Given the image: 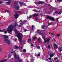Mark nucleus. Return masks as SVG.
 Returning a JSON list of instances; mask_svg holds the SVG:
<instances>
[{
  "instance_id": "obj_61",
  "label": "nucleus",
  "mask_w": 62,
  "mask_h": 62,
  "mask_svg": "<svg viewBox=\"0 0 62 62\" xmlns=\"http://www.w3.org/2000/svg\"><path fill=\"white\" fill-rule=\"evenodd\" d=\"M22 21V20H20L19 21V22H21V21Z\"/></svg>"
},
{
  "instance_id": "obj_18",
  "label": "nucleus",
  "mask_w": 62,
  "mask_h": 62,
  "mask_svg": "<svg viewBox=\"0 0 62 62\" xmlns=\"http://www.w3.org/2000/svg\"><path fill=\"white\" fill-rule=\"evenodd\" d=\"M59 18H60V17H58V18H56V20L57 22H58V19H59Z\"/></svg>"
},
{
  "instance_id": "obj_32",
  "label": "nucleus",
  "mask_w": 62,
  "mask_h": 62,
  "mask_svg": "<svg viewBox=\"0 0 62 62\" xmlns=\"http://www.w3.org/2000/svg\"><path fill=\"white\" fill-rule=\"evenodd\" d=\"M11 3V2L10 1H8L7 2V3L8 4H10Z\"/></svg>"
},
{
  "instance_id": "obj_19",
  "label": "nucleus",
  "mask_w": 62,
  "mask_h": 62,
  "mask_svg": "<svg viewBox=\"0 0 62 62\" xmlns=\"http://www.w3.org/2000/svg\"><path fill=\"white\" fill-rule=\"evenodd\" d=\"M45 26L44 25H43L42 26V27L43 29H44V28H45Z\"/></svg>"
},
{
  "instance_id": "obj_58",
  "label": "nucleus",
  "mask_w": 62,
  "mask_h": 62,
  "mask_svg": "<svg viewBox=\"0 0 62 62\" xmlns=\"http://www.w3.org/2000/svg\"><path fill=\"white\" fill-rule=\"evenodd\" d=\"M39 40H40V39H38V41H39Z\"/></svg>"
},
{
  "instance_id": "obj_45",
  "label": "nucleus",
  "mask_w": 62,
  "mask_h": 62,
  "mask_svg": "<svg viewBox=\"0 0 62 62\" xmlns=\"http://www.w3.org/2000/svg\"><path fill=\"white\" fill-rule=\"evenodd\" d=\"M3 31V30H0V32H2V31Z\"/></svg>"
},
{
  "instance_id": "obj_15",
  "label": "nucleus",
  "mask_w": 62,
  "mask_h": 62,
  "mask_svg": "<svg viewBox=\"0 0 62 62\" xmlns=\"http://www.w3.org/2000/svg\"><path fill=\"white\" fill-rule=\"evenodd\" d=\"M5 11L6 12H7L8 13H9H9L10 12V11H9V10H5Z\"/></svg>"
},
{
  "instance_id": "obj_29",
  "label": "nucleus",
  "mask_w": 62,
  "mask_h": 62,
  "mask_svg": "<svg viewBox=\"0 0 62 62\" xmlns=\"http://www.w3.org/2000/svg\"><path fill=\"white\" fill-rule=\"evenodd\" d=\"M31 62H33V59H31Z\"/></svg>"
},
{
  "instance_id": "obj_64",
  "label": "nucleus",
  "mask_w": 62,
  "mask_h": 62,
  "mask_svg": "<svg viewBox=\"0 0 62 62\" xmlns=\"http://www.w3.org/2000/svg\"><path fill=\"white\" fill-rule=\"evenodd\" d=\"M56 62H60L58 61H56Z\"/></svg>"
},
{
  "instance_id": "obj_33",
  "label": "nucleus",
  "mask_w": 62,
  "mask_h": 62,
  "mask_svg": "<svg viewBox=\"0 0 62 62\" xmlns=\"http://www.w3.org/2000/svg\"><path fill=\"white\" fill-rule=\"evenodd\" d=\"M57 59V57H55V58L54 59V60H56V59Z\"/></svg>"
},
{
  "instance_id": "obj_60",
  "label": "nucleus",
  "mask_w": 62,
  "mask_h": 62,
  "mask_svg": "<svg viewBox=\"0 0 62 62\" xmlns=\"http://www.w3.org/2000/svg\"><path fill=\"white\" fill-rule=\"evenodd\" d=\"M15 47H18V46H16V45H15Z\"/></svg>"
},
{
  "instance_id": "obj_52",
  "label": "nucleus",
  "mask_w": 62,
  "mask_h": 62,
  "mask_svg": "<svg viewBox=\"0 0 62 62\" xmlns=\"http://www.w3.org/2000/svg\"><path fill=\"white\" fill-rule=\"evenodd\" d=\"M12 0H6V1H12Z\"/></svg>"
},
{
  "instance_id": "obj_59",
  "label": "nucleus",
  "mask_w": 62,
  "mask_h": 62,
  "mask_svg": "<svg viewBox=\"0 0 62 62\" xmlns=\"http://www.w3.org/2000/svg\"><path fill=\"white\" fill-rule=\"evenodd\" d=\"M35 19L36 20H38V19L37 18H35Z\"/></svg>"
},
{
  "instance_id": "obj_40",
  "label": "nucleus",
  "mask_w": 62,
  "mask_h": 62,
  "mask_svg": "<svg viewBox=\"0 0 62 62\" xmlns=\"http://www.w3.org/2000/svg\"><path fill=\"white\" fill-rule=\"evenodd\" d=\"M19 27H22V25H19L18 26Z\"/></svg>"
},
{
  "instance_id": "obj_53",
  "label": "nucleus",
  "mask_w": 62,
  "mask_h": 62,
  "mask_svg": "<svg viewBox=\"0 0 62 62\" xmlns=\"http://www.w3.org/2000/svg\"><path fill=\"white\" fill-rule=\"evenodd\" d=\"M31 46H33V44H31Z\"/></svg>"
},
{
  "instance_id": "obj_23",
  "label": "nucleus",
  "mask_w": 62,
  "mask_h": 62,
  "mask_svg": "<svg viewBox=\"0 0 62 62\" xmlns=\"http://www.w3.org/2000/svg\"><path fill=\"white\" fill-rule=\"evenodd\" d=\"M23 51L24 52H26V50L24 49H23Z\"/></svg>"
},
{
  "instance_id": "obj_47",
  "label": "nucleus",
  "mask_w": 62,
  "mask_h": 62,
  "mask_svg": "<svg viewBox=\"0 0 62 62\" xmlns=\"http://www.w3.org/2000/svg\"><path fill=\"white\" fill-rule=\"evenodd\" d=\"M37 47L39 49H40V47Z\"/></svg>"
},
{
  "instance_id": "obj_7",
  "label": "nucleus",
  "mask_w": 62,
  "mask_h": 62,
  "mask_svg": "<svg viewBox=\"0 0 62 62\" xmlns=\"http://www.w3.org/2000/svg\"><path fill=\"white\" fill-rule=\"evenodd\" d=\"M11 53L12 54V53H14V57L16 58H19V57H16V53H15V52L13 51H11Z\"/></svg>"
},
{
  "instance_id": "obj_25",
  "label": "nucleus",
  "mask_w": 62,
  "mask_h": 62,
  "mask_svg": "<svg viewBox=\"0 0 62 62\" xmlns=\"http://www.w3.org/2000/svg\"><path fill=\"white\" fill-rule=\"evenodd\" d=\"M4 33H6H6H7V31L6 30H4Z\"/></svg>"
},
{
  "instance_id": "obj_12",
  "label": "nucleus",
  "mask_w": 62,
  "mask_h": 62,
  "mask_svg": "<svg viewBox=\"0 0 62 62\" xmlns=\"http://www.w3.org/2000/svg\"><path fill=\"white\" fill-rule=\"evenodd\" d=\"M59 51L60 52H61L62 51V47H60L59 48Z\"/></svg>"
},
{
  "instance_id": "obj_50",
  "label": "nucleus",
  "mask_w": 62,
  "mask_h": 62,
  "mask_svg": "<svg viewBox=\"0 0 62 62\" xmlns=\"http://www.w3.org/2000/svg\"><path fill=\"white\" fill-rule=\"evenodd\" d=\"M58 12H57L56 11H55V13H57Z\"/></svg>"
},
{
  "instance_id": "obj_63",
  "label": "nucleus",
  "mask_w": 62,
  "mask_h": 62,
  "mask_svg": "<svg viewBox=\"0 0 62 62\" xmlns=\"http://www.w3.org/2000/svg\"><path fill=\"white\" fill-rule=\"evenodd\" d=\"M26 20H25L24 21V22H26Z\"/></svg>"
},
{
  "instance_id": "obj_5",
  "label": "nucleus",
  "mask_w": 62,
  "mask_h": 62,
  "mask_svg": "<svg viewBox=\"0 0 62 62\" xmlns=\"http://www.w3.org/2000/svg\"><path fill=\"white\" fill-rule=\"evenodd\" d=\"M4 41L7 44H9L10 43V42L9 41L8 39H4Z\"/></svg>"
},
{
  "instance_id": "obj_28",
  "label": "nucleus",
  "mask_w": 62,
  "mask_h": 62,
  "mask_svg": "<svg viewBox=\"0 0 62 62\" xmlns=\"http://www.w3.org/2000/svg\"><path fill=\"white\" fill-rule=\"evenodd\" d=\"M33 11H35V12H37L38 10H33Z\"/></svg>"
},
{
  "instance_id": "obj_31",
  "label": "nucleus",
  "mask_w": 62,
  "mask_h": 62,
  "mask_svg": "<svg viewBox=\"0 0 62 62\" xmlns=\"http://www.w3.org/2000/svg\"><path fill=\"white\" fill-rule=\"evenodd\" d=\"M57 36H58V37H60V35L59 34H57Z\"/></svg>"
},
{
  "instance_id": "obj_42",
  "label": "nucleus",
  "mask_w": 62,
  "mask_h": 62,
  "mask_svg": "<svg viewBox=\"0 0 62 62\" xmlns=\"http://www.w3.org/2000/svg\"><path fill=\"white\" fill-rule=\"evenodd\" d=\"M18 12L19 13H22V12H21L20 11H18Z\"/></svg>"
},
{
  "instance_id": "obj_51",
  "label": "nucleus",
  "mask_w": 62,
  "mask_h": 62,
  "mask_svg": "<svg viewBox=\"0 0 62 62\" xmlns=\"http://www.w3.org/2000/svg\"><path fill=\"white\" fill-rule=\"evenodd\" d=\"M26 31H27V30H26V29L24 30V31H25V32H26Z\"/></svg>"
},
{
  "instance_id": "obj_57",
  "label": "nucleus",
  "mask_w": 62,
  "mask_h": 62,
  "mask_svg": "<svg viewBox=\"0 0 62 62\" xmlns=\"http://www.w3.org/2000/svg\"><path fill=\"white\" fill-rule=\"evenodd\" d=\"M2 2L1 1H0V4H2Z\"/></svg>"
},
{
  "instance_id": "obj_41",
  "label": "nucleus",
  "mask_w": 62,
  "mask_h": 62,
  "mask_svg": "<svg viewBox=\"0 0 62 62\" xmlns=\"http://www.w3.org/2000/svg\"><path fill=\"white\" fill-rule=\"evenodd\" d=\"M51 24H52V23H50L49 24V25H50Z\"/></svg>"
},
{
  "instance_id": "obj_24",
  "label": "nucleus",
  "mask_w": 62,
  "mask_h": 62,
  "mask_svg": "<svg viewBox=\"0 0 62 62\" xmlns=\"http://www.w3.org/2000/svg\"><path fill=\"white\" fill-rule=\"evenodd\" d=\"M31 39H29L28 40V41L29 42H30V41H31Z\"/></svg>"
},
{
  "instance_id": "obj_54",
  "label": "nucleus",
  "mask_w": 62,
  "mask_h": 62,
  "mask_svg": "<svg viewBox=\"0 0 62 62\" xmlns=\"http://www.w3.org/2000/svg\"><path fill=\"white\" fill-rule=\"evenodd\" d=\"M51 46V45H48V47H50Z\"/></svg>"
},
{
  "instance_id": "obj_46",
  "label": "nucleus",
  "mask_w": 62,
  "mask_h": 62,
  "mask_svg": "<svg viewBox=\"0 0 62 62\" xmlns=\"http://www.w3.org/2000/svg\"><path fill=\"white\" fill-rule=\"evenodd\" d=\"M18 61H19V62H22V61H21V60H18Z\"/></svg>"
},
{
  "instance_id": "obj_20",
  "label": "nucleus",
  "mask_w": 62,
  "mask_h": 62,
  "mask_svg": "<svg viewBox=\"0 0 62 62\" xmlns=\"http://www.w3.org/2000/svg\"><path fill=\"white\" fill-rule=\"evenodd\" d=\"M54 46L55 47H58V46H57V45H56L55 44H54Z\"/></svg>"
},
{
  "instance_id": "obj_39",
  "label": "nucleus",
  "mask_w": 62,
  "mask_h": 62,
  "mask_svg": "<svg viewBox=\"0 0 62 62\" xmlns=\"http://www.w3.org/2000/svg\"><path fill=\"white\" fill-rule=\"evenodd\" d=\"M48 59H49V60H51L52 58H48Z\"/></svg>"
},
{
  "instance_id": "obj_56",
  "label": "nucleus",
  "mask_w": 62,
  "mask_h": 62,
  "mask_svg": "<svg viewBox=\"0 0 62 62\" xmlns=\"http://www.w3.org/2000/svg\"><path fill=\"white\" fill-rule=\"evenodd\" d=\"M23 44H25V42H24V41H23Z\"/></svg>"
},
{
  "instance_id": "obj_17",
  "label": "nucleus",
  "mask_w": 62,
  "mask_h": 62,
  "mask_svg": "<svg viewBox=\"0 0 62 62\" xmlns=\"http://www.w3.org/2000/svg\"><path fill=\"white\" fill-rule=\"evenodd\" d=\"M20 6H23V2H20Z\"/></svg>"
},
{
  "instance_id": "obj_14",
  "label": "nucleus",
  "mask_w": 62,
  "mask_h": 62,
  "mask_svg": "<svg viewBox=\"0 0 62 62\" xmlns=\"http://www.w3.org/2000/svg\"><path fill=\"white\" fill-rule=\"evenodd\" d=\"M6 60H7V59H5V60H2L1 61H0V62H4L6 61Z\"/></svg>"
},
{
  "instance_id": "obj_35",
  "label": "nucleus",
  "mask_w": 62,
  "mask_h": 62,
  "mask_svg": "<svg viewBox=\"0 0 62 62\" xmlns=\"http://www.w3.org/2000/svg\"><path fill=\"white\" fill-rule=\"evenodd\" d=\"M31 17H32V16H30L29 17V18H30V19H31Z\"/></svg>"
},
{
  "instance_id": "obj_13",
  "label": "nucleus",
  "mask_w": 62,
  "mask_h": 62,
  "mask_svg": "<svg viewBox=\"0 0 62 62\" xmlns=\"http://www.w3.org/2000/svg\"><path fill=\"white\" fill-rule=\"evenodd\" d=\"M39 15V14H35L33 16L34 17H36L37 16H38Z\"/></svg>"
},
{
  "instance_id": "obj_34",
  "label": "nucleus",
  "mask_w": 62,
  "mask_h": 62,
  "mask_svg": "<svg viewBox=\"0 0 62 62\" xmlns=\"http://www.w3.org/2000/svg\"><path fill=\"white\" fill-rule=\"evenodd\" d=\"M21 25H23V23L22 22H21L20 23Z\"/></svg>"
},
{
  "instance_id": "obj_21",
  "label": "nucleus",
  "mask_w": 62,
  "mask_h": 62,
  "mask_svg": "<svg viewBox=\"0 0 62 62\" xmlns=\"http://www.w3.org/2000/svg\"><path fill=\"white\" fill-rule=\"evenodd\" d=\"M4 38H6V39H8V36H6V35H4Z\"/></svg>"
},
{
  "instance_id": "obj_16",
  "label": "nucleus",
  "mask_w": 62,
  "mask_h": 62,
  "mask_svg": "<svg viewBox=\"0 0 62 62\" xmlns=\"http://www.w3.org/2000/svg\"><path fill=\"white\" fill-rule=\"evenodd\" d=\"M36 32L37 33V34H39L40 32V31H39V30H38L36 31Z\"/></svg>"
},
{
  "instance_id": "obj_62",
  "label": "nucleus",
  "mask_w": 62,
  "mask_h": 62,
  "mask_svg": "<svg viewBox=\"0 0 62 62\" xmlns=\"http://www.w3.org/2000/svg\"><path fill=\"white\" fill-rule=\"evenodd\" d=\"M46 61H48V59H46Z\"/></svg>"
},
{
  "instance_id": "obj_49",
  "label": "nucleus",
  "mask_w": 62,
  "mask_h": 62,
  "mask_svg": "<svg viewBox=\"0 0 62 62\" xmlns=\"http://www.w3.org/2000/svg\"><path fill=\"white\" fill-rule=\"evenodd\" d=\"M47 48H48V49H50V47H47Z\"/></svg>"
},
{
  "instance_id": "obj_9",
  "label": "nucleus",
  "mask_w": 62,
  "mask_h": 62,
  "mask_svg": "<svg viewBox=\"0 0 62 62\" xmlns=\"http://www.w3.org/2000/svg\"><path fill=\"white\" fill-rule=\"evenodd\" d=\"M14 16L16 19H17L18 18V14L16 13V14L14 15Z\"/></svg>"
},
{
  "instance_id": "obj_6",
  "label": "nucleus",
  "mask_w": 62,
  "mask_h": 62,
  "mask_svg": "<svg viewBox=\"0 0 62 62\" xmlns=\"http://www.w3.org/2000/svg\"><path fill=\"white\" fill-rule=\"evenodd\" d=\"M48 54H49L50 53V57H52L54 56V53H52V54H51V51H49L48 52Z\"/></svg>"
},
{
  "instance_id": "obj_37",
  "label": "nucleus",
  "mask_w": 62,
  "mask_h": 62,
  "mask_svg": "<svg viewBox=\"0 0 62 62\" xmlns=\"http://www.w3.org/2000/svg\"><path fill=\"white\" fill-rule=\"evenodd\" d=\"M37 55L38 56H40V54H38Z\"/></svg>"
},
{
  "instance_id": "obj_22",
  "label": "nucleus",
  "mask_w": 62,
  "mask_h": 62,
  "mask_svg": "<svg viewBox=\"0 0 62 62\" xmlns=\"http://www.w3.org/2000/svg\"><path fill=\"white\" fill-rule=\"evenodd\" d=\"M58 48V47H54V49L55 50L56 49H57Z\"/></svg>"
},
{
  "instance_id": "obj_36",
  "label": "nucleus",
  "mask_w": 62,
  "mask_h": 62,
  "mask_svg": "<svg viewBox=\"0 0 62 62\" xmlns=\"http://www.w3.org/2000/svg\"><path fill=\"white\" fill-rule=\"evenodd\" d=\"M53 8L54 9H56V8L53 7Z\"/></svg>"
},
{
  "instance_id": "obj_1",
  "label": "nucleus",
  "mask_w": 62,
  "mask_h": 62,
  "mask_svg": "<svg viewBox=\"0 0 62 62\" xmlns=\"http://www.w3.org/2000/svg\"><path fill=\"white\" fill-rule=\"evenodd\" d=\"M16 26L17 23L16 22L15 23L13 26L12 25L9 26L7 29V31L8 32H12L13 29V28H15Z\"/></svg>"
},
{
  "instance_id": "obj_4",
  "label": "nucleus",
  "mask_w": 62,
  "mask_h": 62,
  "mask_svg": "<svg viewBox=\"0 0 62 62\" xmlns=\"http://www.w3.org/2000/svg\"><path fill=\"white\" fill-rule=\"evenodd\" d=\"M47 18L48 19H50L51 20V21H55V20L54 19V18L50 16H48L47 17Z\"/></svg>"
},
{
  "instance_id": "obj_44",
  "label": "nucleus",
  "mask_w": 62,
  "mask_h": 62,
  "mask_svg": "<svg viewBox=\"0 0 62 62\" xmlns=\"http://www.w3.org/2000/svg\"><path fill=\"white\" fill-rule=\"evenodd\" d=\"M2 51V49L1 48H0V52H1Z\"/></svg>"
},
{
  "instance_id": "obj_27",
  "label": "nucleus",
  "mask_w": 62,
  "mask_h": 62,
  "mask_svg": "<svg viewBox=\"0 0 62 62\" xmlns=\"http://www.w3.org/2000/svg\"><path fill=\"white\" fill-rule=\"evenodd\" d=\"M34 27V25H32L31 26L32 29H31V30H33V27Z\"/></svg>"
},
{
  "instance_id": "obj_10",
  "label": "nucleus",
  "mask_w": 62,
  "mask_h": 62,
  "mask_svg": "<svg viewBox=\"0 0 62 62\" xmlns=\"http://www.w3.org/2000/svg\"><path fill=\"white\" fill-rule=\"evenodd\" d=\"M15 8L16 9L18 10L19 9V6L18 5H17L15 7Z\"/></svg>"
},
{
  "instance_id": "obj_26",
  "label": "nucleus",
  "mask_w": 62,
  "mask_h": 62,
  "mask_svg": "<svg viewBox=\"0 0 62 62\" xmlns=\"http://www.w3.org/2000/svg\"><path fill=\"white\" fill-rule=\"evenodd\" d=\"M61 13H62V12L61 11H60L59 12L58 14H60Z\"/></svg>"
},
{
  "instance_id": "obj_30",
  "label": "nucleus",
  "mask_w": 62,
  "mask_h": 62,
  "mask_svg": "<svg viewBox=\"0 0 62 62\" xmlns=\"http://www.w3.org/2000/svg\"><path fill=\"white\" fill-rule=\"evenodd\" d=\"M36 39V38H35V37H34L33 38V40H35V39Z\"/></svg>"
},
{
  "instance_id": "obj_3",
  "label": "nucleus",
  "mask_w": 62,
  "mask_h": 62,
  "mask_svg": "<svg viewBox=\"0 0 62 62\" xmlns=\"http://www.w3.org/2000/svg\"><path fill=\"white\" fill-rule=\"evenodd\" d=\"M43 39L44 40V43H46V42L49 43V41H50V39L49 38H46L45 39V36H42V37Z\"/></svg>"
},
{
  "instance_id": "obj_8",
  "label": "nucleus",
  "mask_w": 62,
  "mask_h": 62,
  "mask_svg": "<svg viewBox=\"0 0 62 62\" xmlns=\"http://www.w3.org/2000/svg\"><path fill=\"white\" fill-rule=\"evenodd\" d=\"M44 2L42 1H39V2H37V4H44Z\"/></svg>"
},
{
  "instance_id": "obj_2",
  "label": "nucleus",
  "mask_w": 62,
  "mask_h": 62,
  "mask_svg": "<svg viewBox=\"0 0 62 62\" xmlns=\"http://www.w3.org/2000/svg\"><path fill=\"white\" fill-rule=\"evenodd\" d=\"M17 37V38H18V40L19 41H21V39H22V37H23V34L21 33H16Z\"/></svg>"
},
{
  "instance_id": "obj_43",
  "label": "nucleus",
  "mask_w": 62,
  "mask_h": 62,
  "mask_svg": "<svg viewBox=\"0 0 62 62\" xmlns=\"http://www.w3.org/2000/svg\"><path fill=\"white\" fill-rule=\"evenodd\" d=\"M61 54H59V56H59V57H60V56H61Z\"/></svg>"
},
{
  "instance_id": "obj_38",
  "label": "nucleus",
  "mask_w": 62,
  "mask_h": 62,
  "mask_svg": "<svg viewBox=\"0 0 62 62\" xmlns=\"http://www.w3.org/2000/svg\"><path fill=\"white\" fill-rule=\"evenodd\" d=\"M57 0L58 1H61V2H62V0Z\"/></svg>"
},
{
  "instance_id": "obj_55",
  "label": "nucleus",
  "mask_w": 62,
  "mask_h": 62,
  "mask_svg": "<svg viewBox=\"0 0 62 62\" xmlns=\"http://www.w3.org/2000/svg\"><path fill=\"white\" fill-rule=\"evenodd\" d=\"M16 40H17V39H14V40L15 41H16Z\"/></svg>"
},
{
  "instance_id": "obj_48",
  "label": "nucleus",
  "mask_w": 62,
  "mask_h": 62,
  "mask_svg": "<svg viewBox=\"0 0 62 62\" xmlns=\"http://www.w3.org/2000/svg\"><path fill=\"white\" fill-rule=\"evenodd\" d=\"M37 47L39 49H40V47Z\"/></svg>"
},
{
  "instance_id": "obj_11",
  "label": "nucleus",
  "mask_w": 62,
  "mask_h": 62,
  "mask_svg": "<svg viewBox=\"0 0 62 62\" xmlns=\"http://www.w3.org/2000/svg\"><path fill=\"white\" fill-rule=\"evenodd\" d=\"M20 48L22 49V48H21V47H15V49H20Z\"/></svg>"
}]
</instances>
